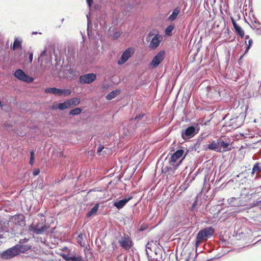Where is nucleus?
Segmentation results:
<instances>
[{
    "instance_id": "1",
    "label": "nucleus",
    "mask_w": 261,
    "mask_h": 261,
    "mask_svg": "<svg viewBox=\"0 0 261 261\" xmlns=\"http://www.w3.org/2000/svg\"><path fill=\"white\" fill-rule=\"evenodd\" d=\"M214 229L212 227H207L201 229L197 233L195 245L198 247L199 245L204 242H206L214 234Z\"/></svg>"
},
{
    "instance_id": "2",
    "label": "nucleus",
    "mask_w": 261,
    "mask_h": 261,
    "mask_svg": "<svg viewBox=\"0 0 261 261\" xmlns=\"http://www.w3.org/2000/svg\"><path fill=\"white\" fill-rule=\"evenodd\" d=\"M30 248L31 247L30 246H25L24 247L23 245H18L4 252L3 255H7V258H11L17 255L19 252H24V250H28L30 249Z\"/></svg>"
},
{
    "instance_id": "3",
    "label": "nucleus",
    "mask_w": 261,
    "mask_h": 261,
    "mask_svg": "<svg viewBox=\"0 0 261 261\" xmlns=\"http://www.w3.org/2000/svg\"><path fill=\"white\" fill-rule=\"evenodd\" d=\"M206 101L208 103H213L218 100L220 97V93L214 87H207Z\"/></svg>"
},
{
    "instance_id": "4",
    "label": "nucleus",
    "mask_w": 261,
    "mask_h": 261,
    "mask_svg": "<svg viewBox=\"0 0 261 261\" xmlns=\"http://www.w3.org/2000/svg\"><path fill=\"white\" fill-rule=\"evenodd\" d=\"M153 35H154V36L151 39L149 45V47L152 49H156L159 46L163 39L160 34H154L153 32H150L147 36L146 40L149 41L150 39V37Z\"/></svg>"
},
{
    "instance_id": "5",
    "label": "nucleus",
    "mask_w": 261,
    "mask_h": 261,
    "mask_svg": "<svg viewBox=\"0 0 261 261\" xmlns=\"http://www.w3.org/2000/svg\"><path fill=\"white\" fill-rule=\"evenodd\" d=\"M184 153V150L183 149H179L171 155L169 164L171 166L174 167V170L177 168V167L182 162V160L185 159L186 155L181 159V160H180L177 164L175 165V163H176L178 160L182 156Z\"/></svg>"
},
{
    "instance_id": "6",
    "label": "nucleus",
    "mask_w": 261,
    "mask_h": 261,
    "mask_svg": "<svg viewBox=\"0 0 261 261\" xmlns=\"http://www.w3.org/2000/svg\"><path fill=\"white\" fill-rule=\"evenodd\" d=\"M119 243L126 250H129L133 245L130 237L127 234H124L119 241Z\"/></svg>"
},
{
    "instance_id": "7",
    "label": "nucleus",
    "mask_w": 261,
    "mask_h": 261,
    "mask_svg": "<svg viewBox=\"0 0 261 261\" xmlns=\"http://www.w3.org/2000/svg\"><path fill=\"white\" fill-rule=\"evenodd\" d=\"M134 49L133 48H127L121 55V58L118 61V64L121 65L127 62L128 59L134 54Z\"/></svg>"
},
{
    "instance_id": "8",
    "label": "nucleus",
    "mask_w": 261,
    "mask_h": 261,
    "mask_svg": "<svg viewBox=\"0 0 261 261\" xmlns=\"http://www.w3.org/2000/svg\"><path fill=\"white\" fill-rule=\"evenodd\" d=\"M15 77L23 82H25L28 83L33 82L34 79L32 77L29 76L24 72L21 69H17L16 70L14 74Z\"/></svg>"
},
{
    "instance_id": "9",
    "label": "nucleus",
    "mask_w": 261,
    "mask_h": 261,
    "mask_svg": "<svg viewBox=\"0 0 261 261\" xmlns=\"http://www.w3.org/2000/svg\"><path fill=\"white\" fill-rule=\"evenodd\" d=\"M45 92L50 93L59 95H69L71 94V91L69 89H60L56 88H47L45 89Z\"/></svg>"
},
{
    "instance_id": "10",
    "label": "nucleus",
    "mask_w": 261,
    "mask_h": 261,
    "mask_svg": "<svg viewBox=\"0 0 261 261\" xmlns=\"http://www.w3.org/2000/svg\"><path fill=\"white\" fill-rule=\"evenodd\" d=\"M165 52L164 50L159 51L153 58L150 64L151 67L154 68L157 67L165 58Z\"/></svg>"
},
{
    "instance_id": "11",
    "label": "nucleus",
    "mask_w": 261,
    "mask_h": 261,
    "mask_svg": "<svg viewBox=\"0 0 261 261\" xmlns=\"http://www.w3.org/2000/svg\"><path fill=\"white\" fill-rule=\"evenodd\" d=\"M46 224L37 223L36 225H31L30 226V230H33L36 234H42L44 233L48 228Z\"/></svg>"
},
{
    "instance_id": "12",
    "label": "nucleus",
    "mask_w": 261,
    "mask_h": 261,
    "mask_svg": "<svg viewBox=\"0 0 261 261\" xmlns=\"http://www.w3.org/2000/svg\"><path fill=\"white\" fill-rule=\"evenodd\" d=\"M96 79V75L94 73H88L80 76L79 81L81 84H90L93 82Z\"/></svg>"
},
{
    "instance_id": "13",
    "label": "nucleus",
    "mask_w": 261,
    "mask_h": 261,
    "mask_svg": "<svg viewBox=\"0 0 261 261\" xmlns=\"http://www.w3.org/2000/svg\"><path fill=\"white\" fill-rule=\"evenodd\" d=\"M219 144L220 150H221V152L230 151L232 149L229 144V142L227 140H223L222 138L219 139Z\"/></svg>"
},
{
    "instance_id": "14",
    "label": "nucleus",
    "mask_w": 261,
    "mask_h": 261,
    "mask_svg": "<svg viewBox=\"0 0 261 261\" xmlns=\"http://www.w3.org/2000/svg\"><path fill=\"white\" fill-rule=\"evenodd\" d=\"M195 128L194 126L188 127L184 132H182L181 137L184 140H187L193 137L196 134Z\"/></svg>"
},
{
    "instance_id": "15",
    "label": "nucleus",
    "mask_w": 261,
    "mask_h": 261,
    "mask_svg": "<svg viewBox=\"0 0 261 261\" xmlns=\"http://www.w3.org/2000/svg\"><path fill=\"white\" fill-rule=\"evenodd\" d=\"M230 18L234 29L235 30L236 33L241 38H243L245 36V32L244 30H243V29H242V28L240 26L237 24L234 19L232 17H231Z\"/></svg>"
},
{
    "instance_id": "16",
    "label": "nucleus",
    "mask_w": 261,
    "mask_h": 261,
    "mask_svg": "<svg viewBox=\"0 0 261 261\" xmlns=\"http://www.w3.org/2000/svg\"><path fill=\"white\" fill-rule=\"evenodd\" d=\"M219 139L214 140L212 142L207 145L206 149L214 150L216 152H221L220 148L219 146Z\"/></svg>"
},
{
    "instance_id": "17",
    "label": "nucleus",
    "mask_w": 261,
    "mask_h": 261,
    "mask_svg": "<svg viewBox=\"0 0 261 261\" xmlns=\"http://www.w3.org/2000/svg\"><path fill=\"white\" fill-rule=\"evenodd\" d=\"M132 198V197H128L123 199L120 200L118 201H115L114 205L116 206L118 209H121L124 207L126 203Z\"/></svg>"
},
{
    "instance_id": "18",
    "label": "nucleus",
    "mask_w": 261,
    "mask_h": 261,
    "mask_svg": "<svg viewBox=\"0 0 261 261\" xmlns=\"http://www.w3.org/2000/svg\"><path fill=\"white\" fill-rule=\"evenodd\" d=\"M261 171V163L259 162H256L253 165L252 171L251 172V174L253 176L255 173L256 174L260 173Z\"/></svg>"
},
{
    "instance_id": "19",
    "label": "nucleus",
    "mask_w": 261,
    "mask_h": 261,
    "mask_svg": "<svg viewBox=\"0 0 261 261\" xmlns=\"http://www.w3.org/2000/svg\"><path fill=\"white\" fill-rule=\"evenodd\" d=\"M180 11V8L179 7H177L176 8H175L173 10V12H172V13L171 14V15H170L169 17H168V19L170 20V21H174V20L176 19V18H177V16H178V15L179 14V12Z\"/></svg>"
},
{
    "instance_id": "20",
    "label": "nucleus",
    "mask_w": 261,
    "mask_h": 261,
    "mask_svg": "<svg viewBox=\"0 0 261 261\" xmlns=\"http://www.w3.org/2000/svg\"><path fill=\"white\" fill-rule=\"evenodd\" d=\"M99 206V203L95 204V205L92 207V208L87 214L86 217L87 218H89L93 215H96Z\"/></svg>"
},
{
    "instance_id": "21",
    "label": "nucleus",
    "mask_w": 261,
    "mask_h": 261,
    "mask_svg": "<svg viewBox=\"0 0 261 261\" xmlns=\"http://www.w3.org/2000/svg\"><path fill=\"white\" fill-rule=\"evenodd\" d=\"M162 251L160 248H156L154 250V253L155 256L153 257V259L156 261H163L162 255L161 254Z\"/></svg>"
},
{
    "instance_id": "22",
    "label": "nucleus",
    "mask_w": 261,
    "mask_h": 261,
    "mask_svg": "<svg viewBox=\"0 0 261 261\" xmlns=\"http://www.w3.org/2000/svg\"><path fill=\"white\" fill-rule=\"evenodd\" d=\"M21 43V41L19 40L18 38H15L12 46V49L15 50L18 49H21L22 47Z\"/></svg>"
},
{
    "instance_id": "23",
    "label": "nucleus",
    "mask_w": 261,
    "mask_h": 261,
    "mask_svg": "<svg viewBox=\"0 0 261 261\" xmlns=\"http://www.w3.org/2000/svg\"><path fill=\"white\" fill-rule=\"evenodd\" d=\"M120 93V91L119 90H113V91L108 93L106 96V99L108 100H111L113 98H115L117 95Z\"/></svg>"
},
{
    "instance_id": "24",
    "label": "nucleus",
    "mask_w": 261,
    "mask_h": 261,
    "mask_svg": "<svg viewBox=\"0 0 261 261\" xmlns=\"http://www.w3.org/2000/svg\"><path fill=\"white\" fill-rule=\"evenodd\" d=\"M70 107H73L78 105L80 103V99L79 98H73L68 100Z\"/></svg>"
},
{
    "instance_id": "25",
    "label": "nucleus",
    "mask_w": 261,
    "mask_h": 261,
    "mask_svg": "<svg viewBox=\"0 0 261 261\" xmlns=\"http://www.w3.org/2000/svg\"><path fill=\"white\" fill-rule=\"evenodd\" d=\"M70 108L69 103L68 102V100L65 101L64 102L60 103L58 105V109L60 110H64Z\"/></svg>"
},
{
    "instance_id": "26",
    "label": "nucleus",
    "mask_w": 261,
    "mask_h": 261,
    "mask_svg": "<svg viewBox=\"0 0 261 261\" xmlns=\"http://www.w3.org/2000/svg\"><path fill=\"white\" fill-rule=\"evenodd\" d=\"M64 258L67 261H82V259L81 257H75V256H64Z\"/></svg>"
},
{
    "instance_id": "27",
    "label": "nucleus",
    "mask_w": 261,
    "mask_h": 261,
    "mask_svg": "<svg viewBox=\"0 0 261 261\" xmlns=\"http://www.w3.org/2000/svg\"><path fill=\"white\" fill-rule=\"evenodd\" d=\"M82 112V109L79 108H76L74 109L70 110L69 114L70 115H76L80 114Z\"/></svg>"
},
{
    "instance_id": "28",
    "label": "nucleus",
    "mask_w": 261,
    "mask_h": 261,
    "mask_svg": "<svg viewBox=\"0 0 261 261\" xmlns=\"http://www.w3.org/2000/svg\"><path fill=\"white\" fill-rule=\"evenodd\" d=\"M252 25L254 29L261 31V23L259 21H254L252 22Z\"/></svg>"
},
{
    "instance_id": "29",
    "label": "nucleus",
    "mask_w": 261,
    "mask_h": 261,
    "mask_svg": "<svg viewBox=\"0 0 261 261\" xmlns=\"http://www.w3.org/2000/svg\"><path fill=\"white\" fill-rule=\"evenodd\" d=\"M245 43L246 45H247L246 49V51H245V53H246V52H247L248 51L249 48L252 46V45L253 44V41H252V40L251 39H250L249 40V41L248 42V43H247L246 40H245Z\"/></svg>"
},
{
    "instance_id": "30",
    "label": "nucleus",
    "mask_w": 261,
    "mask_h": 261,
    "mask_svg": "<svg viewBox=\"0 0 261 261\" xmlns=\"http://www.w3.org/2000/svg\"><path fill=\"white\" fill-rule=\"evenodd\" d=\"M8 232V231L4 230L2 228L0 229V239L6 238Z\"/></svg>"
},
{
    "instance_id": "31",
    "label": "nucleus",
    "mask_w": 261,
    "mask_h": 261,
    "mask_svg": "<svg viewBox=\"0 0 261 261\" xmlns=\"http://www.w3.org/2000/svg\"><path fill=\"white\" fill-rule=\"evenodd\" d=\"M34 160V153L33 151H32L31 152V156H30V164L31 165H33Z\"/></svg>"
},
{
    "instance_id": "32",
    "label": "nucleus",
    "mask_w": 261,
    "mask_h": 261,
    "mask_svg": "<svg viewBox=\"0 0 261 261\" xmlns=\"http://www.w3.org/2000/svg\"><path fill=\"white\" fill-rule=\"evenodd\" d=\"M77 242L79 244H80L81 246H82V240L83 239V234L82 233H80L77 238Z\"/></svg>"
},
{
    "instance_id": "33",
    "label": "nucleus",
    "mask_w": 261,
    "mask_h": 261,
    "mask_svg": "<svg viewBox=\"0 0 261 261\" xmlns=\"http://www.w3.org/2000/svg\"><path fill=\"white\" fill-rule=\"evenodd\" d=\"M174 27L172 25H169L167 27V28L166 29V34L169 35L173 30Z\"/></svg>"
},
{
    "instance_id": "34",
    "label": "nucleus",
    "mask_w": 261,
    "mask_h": 261,
    "mask_svg": "<svg viewBox=\"0 0 261 261\" xmlns=\"http://www.w3.org/2000/svg\"><path fill=\"white\" fill-rule=\"evenodd\" d=\"M170 170H172V169L168 167L162 168V172H164L165 173L169 172Z\"/></svg>"
},
{
    "instance_id": "35",
    "label": "nucleus",
    "mask_w": 261,
    "mask_h": 261,
    "mask_svg": "<svg viewBox=\"0 0 261 261\" xmlns=\"http://www.w3.org/2000/svg\"><path fill=\"white\" fill-rule=\"evenodd\" d=\"M120 33L119 32H116L114 33L113 38L114 39H117L120 36Z\"/></svg>"
},
{
    "instance_id": "36",
    "label": "nucleus",
    "mask_w": 261,
    "mask_h": 261,
    "mask_svg": "<svg viewBox=\"0 0 261 261\" xmlns=\"http://www.w3.org/2000/svg\"><path fill=\"white\" fill-rule=\"evenodd\" d=\"M40 169H36L35 170H34V172H33V175L34 176H37L38 175L39 173H40Z\"/></svg>"
},
{
    "instance_id": "37",
    "label": "nucleus",
    "mask_w": 261,
    "mask_h": 261,
    "mask_svg": "<svg viewBox=\"0 0 261 261\" xmlns=\"http://www.w3.org/2000/svg\"><path fill=\"white\" fill-rule=\"evenodd\" d=\"M29 54L30 62L31 63L32 62V60H33V53L32 52L31 53H29Z\"/></svg>"
},
{
    "instance_id": "38",
    "label": "nucleus",
    "mask_w": 261,
    "mask_h": 261,
    "mask_svg": "<svg viewBox=\"0 0 261 261\" xmlns=\"http://www.w3.org/2000/svg\"><path fill=\"white\" fill-rule=\"evenodd\" d=\"M89 7H91L93 4V0H86Z\"/></svg>"
},
{
    "instance_id": "39",
    "label": "nucleus",
    "mask_w": 261,
    "mask_h": 261,
    "mask_svg": "<svg viewBox=\"0 0 261 261\" xmlns=\"http://www.w3.org/2000/svg\"><path fill=\"white\" fill-rule=\"evenodd\" d=\"M46 50H43V51L41 53V55H40V56H41V57H43V56H46Z\"/></svg>"
},
{
    "instance_id": "40",
    "label": "nucleus",
    "mask_w": 261,
    "mask_h": 261,
    "mask_svg": "<svg viewBox=\"0 0 261 261\" xmlns=\"http://www.w3.org/2000/svg\"><path fill=\"white\" fill-rule=\"evenodd\" d=\"M103 149V148L98 147L97 149V152L98 153L100 152Z\"/></svg>"
},
{
    "instance_id": "41",
    "label": "nucleus",
    "mask_w": 261,
    "mask_h": 261,
    "mask_svg": "<svg viewBox=\"0 0 261 261\" xmlns=\"http://www.w3.org/2000/svg\"><path fill=\"white\" fill-rule=\"evenodd\" d=\"M51 109H58V105H56V106L54 105V106H53L52 107H51Z\"/></svg>"
},
{
    "instance_id": "42",
    "label": "nucleus",
    "mask_w": 261,
    "mask_h": 261,
    "mask_svg": "<svg viewBox=\"0 0 261 261\" xmlns=\"http://www.w3.org/2000/svg\"><path fill=\"white\" fill-rule=\"evenodd\" d=\"M249 38H250V37H249V35H246V36L245 37V40H246L247 39H249H249H250Z\"/></svg>"
},
{
    "instance_id": "43",
    "label": "nucleus",
    "mask_w": 261,
    "mask_h": 261,
    "mask_svg": "<svg viewBox=\"0 0 261 261\" xmlns=\"http://www.w3.org/2000/svg\"><path fill=\"white\" fill-rule=\"evenodd\" d=\"M257 205V202H256V203H253V206H256V205Z\"/></svg>"
},
{
    "instance_id": "44",
    "label": "nucleus",
    "mask_w": 261,
    "mask_h": 261,
    "mask_svg": "<svg viewBox=\"0 0 261 261\" xmlns=\"http://www.w3.org/2000/svg\"><path fill=\"white\" fill-rule=\"evenodd\" d=\"M140 116H136V118H135V119H137L138 118H140Z\"/></svg>"
},
{
    "instance_id": "45",
    "label": "nucleus",
    "mask_w": 261,
    "mask_h": 261,
    "mask_svg": "<svg viewBox=\"0 0 261 261\" xmlns=\"http://www.w3.org/2000/svg\"><path fill=\"white\" fill-rule=\"evenodd\" d=\"M37 32H35L32 33L33 34H37Z\"/></svg>"
},
{
    "instance_id": "46",
    "label": "nucleus",
    "mask_w": 261,
    "mask_h": 261,
    "mask_svg": "<svg viewBox=\"0 0 261 261\" xmlns=\"http://www.w3.org/2000/svg\"><path fill=\"white\" fill-rule=\"evenodd\" d=\"M2 106V102L0 100V107Z\"/></svg>"
},
{
    "instance_id": "47",
    "label": "nucleus",
    "mask_w": 261,
    "mask_h": 261,
    "mask_svg": "<svg viewBox=\"0 0 261 261\" xmlns=\"http://www.w3.org/2000/svg\"><path fill=\"white\" fill-rule=\"evenodd\" d=\"M146 253L147 255H148V251L146 250Z\"/></svg>"
},
{
    "instance_id": "48",
    "label": "nucleus",
    "mask_w": 261,
    "mask_h": 261,
    "mask_svg": "<svg viewBox=\"0 0 261 261\" xmlns=\"http://www.w3.org/2000/svg\"><path fill=\"white\" fill-rule=\"evenodd\" d=\"M146 247L147 249H150L149 247H147V246H146Z\"/></svg>"
}]
</instances>
